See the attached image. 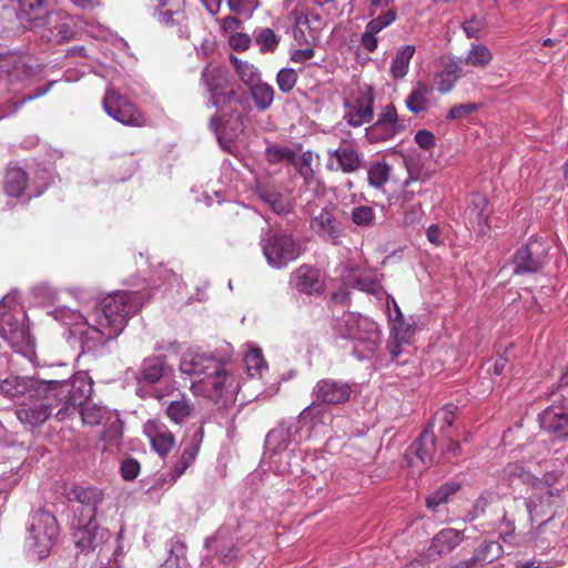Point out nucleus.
<instances>
[{
    "label": "nucleus",
    "mask_w": 568,
    "mask_h": 568,
    "mask_svg": "<svg viewBox=\"0 0 568 568\" xmlns=\"http://www.w3.org/2000/svg\"><path fill=\"white\" fill-rule=\"evenodd\" d=\"M248 91L254 105L258 111H266L271 108L275 94L274 88L271 84L261 80L251 87Z\"/></svg>",
    "instance_id": "a19ab883"
},
{
    "label": "nucleus",
    "mask_w": 568,
    "mask_h": 568,
    "mask_svg": "<svg viewBox=\"0 0 568 568\" xmlns=\"http://www.w3.org/2000/svg\"><path fill=\"white\" fill-rule=\"evenodd\" d=\"M144 434L148 436L152 448L160 456L169 454L175 443L174 435L159 420L146 422Z\"/></svg>",
    "instance_id": "a878e982"
},
{
    "label": "nucleus",
    "mask_w": 568,
    "mask_h": 568,
    "mask_svg": "<svg viewBox=\"0 0 568 568\" xmlns=\"http://www.w3.org/2000/svg\"><path fill=\"white\" fill-rule=\"evenodd\" d=\"M65 496L71 503L70 526L77 547L82 552L95 550L110 538L109 530L95 521L103 491L94 486L73 485Z\"/></svg>",
    "instance_id": "7ed1b4c3"
},
{
    "label": "nucleus",
    "mask_w": 568,
    "mask_h": 568,
    "mask_svg": "<svg viewBox=\"0 0 568 568\" xmlns=\"http://www.w3.org/2000/svg\"><path fill=\"white\" fill-rule=\"evenodd\" d=\"M164 373V359L162 356H151L143 361L140 374L139 382H144L146 384H155L158 383Z\"/></svg>",
    "instance_id": "4c0bfd02"
},
{
    "label": "nucleus",
    "mask_w": 568,
    "mask_h": 568,
    "mask_svg": "<svg viewBox=\"0 0 568 568\" xmlns=\"http://www.w3.org/2000/svg\"><path fill=\"white\" fill-rule=\"evenodd\" d=\"M205 546L209 550L215 551L219 561L224 565L231 564L236 558L237 550L226 528H220L213 537L207 538Z\"/></svg>",
    "instance_id": "cd10ccee"
},
{
    "label": "nucleus",
    "mask_w": 568,
    "mask_h": 568,
    "mask_svg": "<svg viewBox=\"0 0 568 568\" xmlns=\"http://www.w3.org/2000/svg\"><path fill=\"white\" fill-rule=\"evenodd\" d=\"M402 130L398 126H393L381 120H377L372 125L365 129V139L368 143H379L392 140Z\"/></svg>",
    "instance_id": "ea45409f"
},
{
    "label": "nucleus",
    "mask_w": 568,
    "mask_h": 568,
    "mask_svg": "<svg viewBox=\"0 0 568 568\" xmlns=\"http://www.w3.org/2000/svg\"><path fill=\"white\" fill-rule=\"evenodd\" d=\"M294 155L293 151L282 145H271L266 149L267 160L272 163L280 162L282 160L292 159Z\"/></svg>",
    "instance_id": "13d9d810"
},
{
    "label": "nucleus",
    "mask_w": 568,
    "mask_h": 568,
    "mask_svg": "<svg viewBox=\"0 0 568 568\" xmlns=\"http://www.w3.org/2000/svg\"><path fill=\"white\" fill-rule=\"evenodd\" d=\"M201 81L210 95L207 105L217 109V113L210 119L212 130L219 134L227 113L243 124L244 115L241 112H250L252 108L246 92L232 74L224 68L206 65L202 70Z\"/></svg>",
    "instance_id": "20e7f679"
},
{
    "label": "nucleus",
    "mask_w": 568,
    "mask_h": 568,
    "mask_svg": "<svg viewBox=\"0 0 568 568\" xmlns=\"http://www.w3.org/2000/svg\"><path fill=\"white\" fill-rule=\"evenodd\" d=\"M460 489L458 483H446L437 488L426 498V506L428 509L435 510L439 505L448 501L449 497Z\"/></svg>",
    "instance_id": "49530a36"
},
{
    "label": "nucleus",
    "mask_w": 568,
    "mask_h": 568,
    "mask_svg": "<svg viewBox=\"0 0 568 568\" xmlns=\"http://www.w3.org/2000/svg\"><path fill=\"white\" fill-rule=\"evenodd\" d=\"M352 221L357 226L367 227L372 226L375 221V212L368 205H358L352 210Z\"/></svg>",
    "instance_id": "6e6d98bb"
},
{
    "label": "nucleus",
    "mask_w": 568,
    "mask_h": 568,
    "mask_svg": "<svg viewBox=\"0 0 568 568\" xmlns=\"http://www.w3.org/2000/svg\"><path fill=\"white\" fill-rule=\"evenodd\" d=\"M390 166L386 162H374L367 171V179L371 186L383 189L389 179Z\"/></svg>",
    "instance_id": "8fccbe9b"
},
{
    "label": "nucleus",
    "mask_w": 568,
    "mask_h": 568,
    "mask_svg": "<svg viewBox=\"0 0 568 568\" xmlns=\"http://www.w3.org/2000/svg\"><path fill=\"white\" fill-rule=\"evenodd\" d=\"M247 374L251 377H257L262 375L263 369L266 368V363L263 358L262 351L253 348L247 352L243 358Z\"/></svg>",
    "instance_id": "603ef678"
},
{
    "label": "nucleus",
    "mask_w": 568,
    "mask_h": 568,
    "mask_svg": "<svg viewBox=\"0 0 568 568\" xmlns=\"http://www.w3.org/2000/svg\"><path fill=\"white\" fill-rule=\"evenodd\" d=\"M255 41L260 45L261 52H273L280 42L278 37L270 28L257 30Z\"/></svg>",
    "instance_id": "5fc2aeb1"
},
{
    "label": "nucleus",
    "mask_w": 568,
    "mask_h": 568,
    "mask_svg": "<svg viewBox=\"0 0 568 568\" xmlns=\"http://www.w3.org/2000/svg\"><path fill=\"white\" fill-rule=\"evenodd\" d=\"M230 60L237 77L248 89L262 80L261 72L255 65L247 61H242L234 55H231Z\"/></svg>",
    "instance_id": "37998d69"
},
{
    "label": "nucleus",
    "mask_w": 568,
    "mask_h": 568,
    "mask_svg": "<svg viewBox=\"0 0 568 568\" xmlns=\"http://www.w3.org/2000/svg\"><path fill=\"white\" fill-rule=\"evenodd\" d=\"M359 42H361V45L367 52H374L378 45V38H377L376 33L369 32V30L367 28H365V31L361 36Z\"/></svg>",
    "instance_id": "774afa93"
},
{
    "label": "nucleus",
    "mask_w": 568,
    "mask_h": 568,
    "mask_svg": "<svg viewBox=\"0 0 568 568\" xmlns=\"http://www.w3.org/2000/svg\"><path fill=\"white\" fill-rule=\"evenodd\" d=\"M166 415L173 423L181 425L195 419L197 412L190 400L183 398L171 402L166 408Z\"/></svg>",
    "instance_id": "e433bc0d"
},
{
    "label": "nucleus",
    "mask_w": 568,
    "mask_h": 568,
    "mask_svg": "<svg viewBox=\"0 0 568 568\" xmlns=\"http://www.w3.org/2000/svg\"><path fill=\"white\" fill-rule=\"evenodd\" d=\"M414 53L415 47L412 44L403 45L397 49L390 63V74L395 80L403 79L407 74Z\"/></svg>",
    "instance_id": "58836bf2"
},
{
    "label": "nucleus",
    "mask_w": 568,
    "mask_h": 568,
    "mask_svg": "<svg viewBox=\"0 0 568 568\" xmlns=\"http://www.w3.org/2000/svg\"><path fill=\"white\" fill-rule=\"evenodd\" d=\"M460 534L456 529L446 528L437 532L429 547L424 551L423 558L427 562L436 561L442 556L453 551L460 542Z\"/></svg>",
    "instance_id": "b1692460"
},
{
    "label": "nucleus",
    "mask_w": 568,
    "mask_h": 568,
    "mask_svg": "<svg viewBox=\"0 0 568 568\" xmlns=\"http://www.w3.org/2000/svg\"><path fill=\"white\" fill-rule=\"evenodd\" d=\"M145 302V294L136 291H118L104 297L91 322L78 311L55 310V317L71 327L70 333L80 344L81 354L95 351L116 338Z\"/></svg>",
    "instance_id": "f257e3e1"
},
{
    "label": "nucleus",
    "mask_w": 568,
    "mask_h": 568,
    "mask_svg": "<svg viewBox=\"0 0 568 568\" xmlns=\"http://www.w3.org/2000/svg\"><path fill=\"white\" fill-rule=\"evenodd\" d=\"M260 245L270 267L285 268L303 253L302 240L287 229L262 231Z\"/></svg>",
    "instance_id": "6e6552de"
},
{
    "label": "nucleus",
    "mask_w": 568,
    "mask_h": 568,
    "mask_svg": "<svg viewBox=\"0 0 568 568\" xmlns=\"http://www.w3.org/2000/svg\"><path fill=\"white\" fill-rule=\"evenodd\" d=\"M154 17L162 27L170 29L180 39L191 38V18L185 10V4L154 10Z\"/></svg>",
    "instance_id": "4be33fe9"
},
{
    "label": "nucleus",
    "mask_w": 568,
    "mask_h": 568,
    "mask_svg": "<svg viewBox=\"0 0 568 568\" xmlns=\"http://www.w3.org/2000/svg\"><path fill=\"white\" fill-rule=\"evenodd\" d=\"M38 27L43 28L42 38L53 43L68 41L74 34L72 18L63 11H51Z\"/></svg>",
    "instance_id": "aec40b11"
},
{
    "label": "nucleus",
    "mask_w": 568,
    "mask_h": 568,
    "mask_svg": "<svg viewBox=\"0 0 568 568\" xmlns=\"http://www.w3.org/2000/svg\"><path fill=\"white\" fill-rule=\"evenodd\" d=\"M488 200L481 193H471L467 197V206L465 210V215L468 219L469 223L475 226H480L483 223L487 222L488 213Z\"/></svg>",
    "instance_id": "473e14b6"
},
{
    "label": "nucleus",
    "mask_w": 568,
    "mask_h": 568,
    "mask_svg": "<svg viewBox=\"0 0 568 568\" xmlns=\"http://www.w3.org/2000/svg\"><path fill=\"white\" fill-rule=\"evenodd\" d=\"M324 405V403L313 399V403L305 407L297 416L304 428L310 429V436L320 425L325 426L331 419V413Z\"/></svg>",
    "instance_id": "7c9ffc66"
},
{
    "label": "nucleus",
    "mask_w": 568,
    "mask_h": 568,
    "mask_svg": "<svg viewBox=\"0 0 568 568\" xmlns=\"http://www.w3.org/2000/svg\"><path fill=\"white\" fill-rule=\"evenodd\" d=\"M356 392V384L342 379L322 378L312 389V397L325 405H341L348 402Z\"/></svg>",
    "instance_id": "f3484780"
},
{
    "label": "nucleus",
    "mask_w": 568,
    "mask_h": 568,
    "mask_svg": "<svg viewBox=\"0 0 568 568\" xmlns=\"http://www.w3.org/2000/svg\"><path fill=\"white\" fill-rule=\"evenodd\" d=\"M38 379L30 376H10L0 383V392L12 399H21L16 410L17 418L24 425L37 427L47 422L53 414L57 403L53 398H47V395L36 394L29 389H20L16 385L23 384L22 381Z\"/></svg>",
    "instance_id": "423d86ee"
},
{
    "label": "nucleus",
    "mask_w": 568,
    "mask_h": 568,
    "mask_svg": "<svg viewBox=\"0 0 568 568\" xmlns=\"http://www.w3.org/2000/svg\"><path fill=\"white\" fill-rule=\"evenodd\" d=\"M180 371L191 376V390L227 408L236 400L240 383L230 361L214 353L187 351L180 361Z\"/></svg>",
    "instance_id": "f03ea898"
},
{
    "label": "nucleus",
    "mask_w": 568,
    "mask_h": 568,
    "mask_svg": "<svg viewBox=\"0 0 568 568\" xmlns=\"http://www.w3.org/2000/svg\"><path fill=\"white\" fill-rule=\"evenodd\" d=\"M354 287L373 295L382 290L378 274L375 272H363L358 274L354 280Z\"/></svg>",
    "instance_id": "3c124183"
},
{
    "label": "nucleus",
    "mask_w": 568,
    "mask_h": 568,
    "mask_svg": "<svg viewBox=\"0 0 568 568\" xmlns=\"http://www.w3.org/2000/svg\"><path fill=\"white\" fill-rule=\"evenodd\" d=\"M385 123H388L393 126H398V129L404 130V125L399 123L396 108L393 104H387L378 115V119Z\"/></svg>",
    "instance_id": "e2e57ef3"
},
{
    "label": "nucleus",
    "mask_w": 568,
    "mask_h": 568,
    "mask_svg": "<svg viewBox=\"0 0 568 568\" xmlns=\"http://www.w3.org/2000/svg\"><path fill=\"white\" fill-rule=\"evenodd\" d=\"M477 103H462L454 105L447 113V120H457L477 111Z\"/></svg>",
    "instance_id": "bf43d9fd"
},
{
    "label": "nucleus",
    "mask_w": 568,
    "mask_h": 568,
    "mask_svg": "<svg viewBox=\"0 0 568 568\" xmlns=\"http://www.w3.org/2000/svg\"><path fill=\"white\" fill-rule=\"evenodd\" d=\"M501 554L503 547L499 542L485 540L474 550L473 556L467 560L471 568H477L478 566H484L485 564L498 559Z\"/></svg>",
    "instance_id": "72a5a7b5"
},
{
    "label": "nucleus",
    "mask_w": 568,
    "mask_h": 568,
    "mask_svg": "<svg viewBox=\"0 0 568 568\" xmlns=\"http://www.w3.org/2000/svg\"><path fill=\"white\" fill-rule=\"evenodd\" d=\"M227 3L236 12L253 11L258 7V0H227Z\"/></svg>",
    "instance_id": "69168bd1"
},
{
    "label": "nucleus",
    "mask_w": 568,
    "mask_h": 568,
    "mask_svg": "<svg viewBox=\"0 0 568 568\" xmlns=\"http://www.w3.org/2000/svg\"><path fill=\"white\" fill-rule=\"evenodd\" d=\"M257 196L263 203L267 204L270 209L277 215H284L292 211V204L288 196L280 192L271 191L265 187H260L257 190Z\"/></svg>",
    "instance_id": "c9c22d12"
},
{
    "label": "nucleus",
    "mask_w": 568,
    "mask_h": 568,
    "mask_svg": "<svg viewBox=\"0 0 568 568\" xmlns=\"http://www.w3.org/2000/svg\"><path fill=\"white\" fill-rule=\"evenodd\" d=\"M335 331L339 337L353 343L352 353L359 361L372 357L382 342L378 324L359 313H344L336 320Z\"/></svg>",
    "instance_id": "0eeeda50"
},
{
    "label": "nucleus",
    "mask_w": 568,
    "mask_h": 568,
    "mask_svg": "<svg viewBox=\"0 0 568 568\" xmlns=\"http://www.w3.org/2000/svg\"><path fill=\"white\" fill-rule=\"evenodd\" d=\"M491 59L493 53L486 45L474 43L462 62L475 68H485L490 63Z\"/></svg>",
    "instance_id": "a18cd8bd"
},
{
    "label": "nucleus",
    "mask_w": 568,
    "mask_h": 568,
    "mask_svg": "<svg viewBox=\"0 0 568 568\" xmlns=\"http://www.w3.org/2000/svg\"><path fill=\"white\" fill-rule=\"evenodd\" d=\"M415 142L424 150L435 145V135L428 130H418L415 134Z\"/></svg>",
    "instance_id": "338daca9"
},
{
    "label": "nucleus",
    "mask_w": 568,
    "mask_h": 568,
    "mask_svg": "<svg viewBox=\"0 0 568 568\" xmlns=\"http://www.w3.org/2000/svg\"><path fill=\"white\" fill-rule=\"evenodd\" d=\"M204 437V422L196 419L186 428L182 438L183 452L180 459L175 463L173 469L168 474L160 475L152 488L171 486L181 477L190 465L195 460Z\"/></svg>",
    "instance_id": "9d476101"
},
{
    "label": "nucleus",
    "mask_w": 568,
    "mask_h": 568,
    "mask_svg": "<svg viewBox=\"0 0 568 568\" xmlns=\"http://www.w3.org/2000/svg\"><path fill=\"white\" fill-rule=\"evenodd\" d=\"M288 286L304 295H321L325 290L322 271L308 264H302L290 274Z\"/></svg>",
    "instance_id": "6ab92c4d"
},
{
    "label": "nucleus",
    "mask_w": 568,
    "mask_h": 568,
    "mask_svg": "<svg viewBox=\"0 0 568 568\" xmlns=\"http://www.w3.org/2000/svg\"><path fill=\"white\" fill-rule=\"evenodd\" d=\"M308 438L310 429L304 428L301 419L294 417L283 420L267 433L263 457L272 453L287 452L292 447L298 448V445Z\"/></svg>",
    "instance_id": "f8f14e48"
},
{
    "label": "nucleus",
    "mask_w": 568,
    "mask_h": 568,
    "mask_svg": "<svg viewBox=\"0 0 568 568\" xmlns=\"http://www.w3.org/2000/svg\"><path fill=\"white\" fill-rule=\"evenodd\" d=\"M433 427V423H429L406 449L405 459L414 471L423 473L435 460L436 438Z\"/></svg>",
    "instance_id": "2eb2a0df"
},
{
    "label": "nucleus",
    "mask_w": 568,
    "mask_h": 568,
    "mask_svg": "<svg viewBox=\"0 0 568 568\" xmlns=\"http://www.w3.org/2000/svg\"><path fill=\"white\" fill-rule=\"evenodd\" d=\"M432 88L425 82H417L405 100L406 108L415 114L426 111L429 106Z\"/></svg>",
    "instance_id": "f704fd0d"
},
{
    "label": "nucleus",
    "mask_w": 568,
    "mask_h": 568,
    "mask_svg": "<svg viewBox=\"0 0 568 568\" xmlns=\"http://www.w3.org/2000/svg\"><path fill=\"white\" fill-rule=\"evenodd\" d=\"M374 103L373 90L371 88L362 90L353 99L344 101L343 119L353 128L369 123L374 118Z\"/></svg>",
    "instance_id": "a211bd4d"
},
{
    "label": "nucleus",
    "mask_w": 568,
    "mask_h": 568,
    "mask_svg": "<svg viewBox=\"0 0 568 568\" xmlns=\"http://www.w3.org/2000/svg\"><path fill=\"white\" fill-rule=\"evenodd\" d=\"M186 547L183 541L176 539L169 544V557L163 568H186Z\"/></svg>",
    "instance_id": "de8ad7c7"
},
{
    "label": "nucleus",
    "mask_w": 568,
    "mask_h": 568,
    "mask_svg": "<svg viewBox=\"0 0 568 568\" xmlns=\"http://www.w3.org/2000/svg\"><path fill=\"white\" fill-rule=\"evenodd\" d=\"M38 67L26 55L0 53V87L18 90L28 84L37 74Z\"/></svg>",
    "instance_id": "ddd939ff"
},
{
    "label": "nucleus",
    "mask_w": 568,
    "mask_h": 568,
    "mask_svg": "<svg viewBox=\"0 0 568 568\" xmlns=\"http://www.w3.org/2000/svg\"><path fill=\"white\" fill-rule=\"evenodd\" d=\"M102 105L109 116L124 125L141 126L144 123L135 105L113 88H108Z\"/></svg>",
    "instance_id": "dca6fc26"
},
{
    "label": "nucleus",
    "mask_w": 568,
    "mask_h": 568,
    "mask_svg": "<svg viewBox=\"0 0 568 568\" xmlns=\"http://www.w3.org/2000/svg\"><path fill=\"white\" fill-rule=\"evenodd\" d=\"M559 497V489H549L544 494H534L528 499H525V505L531 520L548 516V518L542 521L544 524L548 523L554 517V513L551 511L554 498Z\"/></svg>",
    "instance_id": "bb28decb"
},
{
    "label": "nucleus",
    "mask_w": 568,
    "mask_h": 568,
    "mask_svg": "<svg viewBox=\"0 0 568 568\" xmlns=\"http://www.w3.org/2000/svg\"><path fill=\"white\" fill-rule=\"evenodd\" d=\"M374 17L375 18L372 19L365 28H367L369 32L378 34L396 20L397 13L395 9H387L385 12H379Z\"/></svg>",
    "instance_id": "864d4df0"
},
{
    "label": "nucleus",
    "mask_w": 568,
    "mask_h": 568,
    "mask_svg": "<svg viewBox=\"0 0 568 568\" xmlns=\"http://www.w3.org/2000/svg\"><path fill=\"white\" fill-rule=\"evenodd\" d=\"M0 337L17 351L28 347L32 342L24 323L12 316H7L0 323Z\"/></svg>",
    "instance_id": "393cba45"
},
{
    "label": "nucleus",
    "mask_w": 568,
    "mask_h": 568,
    "mask_svg": "<svg viewBox=\"0 0 568 568\" xmlns=\"http://www.w3.org/2000/svg\"><path fill=\"white\" fill-rule=\"evenodd\" d=\"M409 337V326L405 325L404 323L393 325L390 329V336L387 342V349L394 359L402 354V346L408 343Z\"/></svg>",
    "instance_id": "79ce46f5"
},
{
    "label": "nucleus",
    "mask_w": 568,
    "mask_h": 568,
    "mask_svg": "<svg viewBox=\"0 0 568 568\" xmlns=\"http://www.w3.org/2000/svg\"><path fill=\"white\" fill-rule=\"evenodd\" d=\"M112 413L108 407L91 402L80 409L83 423L91 426L103 424Z\"/></svg>",
    "instance_id": "c03bdc74"
},
{
    "label": "nucleus",
    "mask_w": 568,
    "mask_h": 568,
    "mask_svg": "<svg viewBox=\"0 0 568 568\" xmlns=\"http://www.w3.org/2000/svg\"><path fill=\"white\" fill-rule=\"evenodd\" d=\"M50 12L49 0H17L18 18L30 22L34 28H37L38 23Z\"/></svg>",
    "instance_id": "c756f323"
},
{
    "label": "nucleus",
    "mask_w": 568,
    "mask_h": 568,
    "mask_svg": "<svg viewBox=\"0 0 568 568\" xmlns=\"http://www.w3.org/2000/svg\"><path fill=\"white\" fill-rule=\"evenodd\" d=\"M485 28V22L483 19L479 18H471L469 20H466L463 23V30L466 33L467 38H475L478 39L480 37V32Z\"/></svg>",
    "instance_id": "052dcab7"
},
{
    "label": "nucleus",
    "mask_w": 568,
    "mask_h": 568,
    "mask_svg": "<svg viewBox=\"0 0 568 568\" xmlns=\"http://www.w3.org/2000/svg\"><path fill=\"white\" fill-rule=\"evenodd\" d=\"M140 474V464L134 458H126L121 463V475L125 480H132Z\"/></svg>",
    "instance_id": "680f3d73"
},
{
    "label": "nucleus",
    "mask_w": 568,
    "mask_h": 568,
    "mask_svg": "<svg viewBox=\"0 0 568 568\" xmlns=\"http://www.w3.org/2000/svg\"><path fill=\"white\" fill-rule=\"evenodd\" d=\"M103 424L106 425V428L102 434V439L110 446H118L123 434V425L119 415L113 412Z\"/></svg>",
    "instance_id": "09e8293b"
},
{
    "label": "nucleus",
    "mask_w": 568,
    "mask_h": 568,
    "mask_svg": "<svg viewBox=\"0 0 568 568\" xmlns=\"http://www.w3.org/2000/svg\"><path fill=\"white\" fill-rule=\"evenodd\" d=\"M457 409V406L449 404L438 410L435 415V420H440L443 426L450 427L454 423V415Z\"/></svg>",
    "instance_id": "0e129e2a"
},
{
    "label": "nucleus",
    "mask_w": 568,
    "mask_h": 568,
    "mask_svg": "<svg viewBox=\"0 0 568 568\" xmlns=\"http://www.w3.org/2000/svg\"><path fill=\"white\" fill-rule=\"evenodd\" d=\"M549 245L541 239H530L513 256L514 274L526 275L541 271L548 262Z\"/></svg>",
    "instance_id": "4468645a"
},
{
    "label": "nucleus",
    "mask_w": 568,
    "mask_h": 568,
    "mask_svg": "<svg viewBox=\"0 0 568 568\" xmlns=\"http://www.w3.org/2000/svg\"><path fill=\"white\" fill-rule=\"evenodd\" d=\"M297 82V74L294 69L283 68L277 72L276 83L283 93H288L293 90Z\"/></svg>",
    "instance_id": "4d7b16f0"
},
{
    "label": "nucleus",
    "mask_w": 568,
    "mask_h": 568,
    "mask_svg": "<svg viewBox=\"0 0 568 568\" xmlns=\"http://www.w3.org/2000/svg\"><path fill=\"white\" fill-rule=\"evenodd\" d=\"M55 517L47 510L39 509L31 514L27 526L26 545L38 559L45 558L59 536Z\"/></svg>",
    "instance_id": "1a4fd4ad"
},
{
    "label": "nucleus",
    "mask_w": 568,
    "mask_h": 568,
    "mask_svg": "<svg viewBox=\"0 0 568 568\" xmlns=\"http://www.w3.org/2000/svg\"><path fill=\"white\" fill-rule=\"evenodd\" d=\"M305 210L310 216L311 230L325 242L338 245L345 235V226L337 217V206L332 202L323 205L307 203Z\"/></svg>",
    "instance_id": "9b49d317"
},
{
    "label": "nucleus",
    "mask_w": 568,
    "mask_h": 568,
    "mask_svg": "<svg viewBox=\"0 0 568 568\" xmlns=\"http://www.w3.org/2000/svg\"><path fill=\"white\" fill-rule=\"evenodd\" d=\"M264 463L270 464V469L276 474H291L300 477L305 473V454L300 448L292 447L287 452L272 453L263 457Z\"/></svg>",
    "instance_id": "412c9836"
},
{
    "label": "nucleus",
    "mask_w": 568,
    "mask_h": 568,
    "mask_svg": "<svg viewBox=\"0 0 568 568\" xmlns=\"http://www.w3.org/2000/svg\"><path fill=\"white\" fill-rule=\"evenodd\" d=\"M28 182V174L24 170L18 166H9L3 181L4 192L8 196L17 197L22 202H28L31 197L41 195L43 191L32 193L29 190Z\"/></svg>",
    "instance_id": "5701e85b"
},
{
    "label": "nucleus",
    "mask_w": 568,
    "mask_h": 568,
    "mask_svg": "<svg viewBox=\"0 0 568 568\" xmlns=\"http://www.w3.org/2000/svg\"><path fill=\"white\" fill-rule=\"evenodd\" d=\"M328 160L335 159L338 168L344 173H353L363 166V155L347 144H341L337 149L327 150Z\"/></svg>",
    "instance_id": "c85d7f7f"
},
{
    "label": "nucleus",
    "mask_w": 568,
    "mask_h": 568,
    "mask_svg": "<svg viewBox=\"0 0 568 568\" xmlns=\"http://www.w3.org/2000/svg\"><path fill=\"white\" fill-rule=\"evenodd\" d=\"M464 75L462 59H452L445 63L444 69L435 77V84L438 92L446 94L453 90L456 82Z\"/></svg>",
    "instance_id": "2f4dec72"
},
{
    "label": "nucleus",
    "mask_w": 568,
    "mask_h": 568,
    "mask_svg": "<svg viewBox=\"0 0 568 568\" xmlns=\"http://www.w3.org/2000/svg\"><path fill=\"white\" fill-rule=\"evenodd\" d=\"M23 384L16 382L20 389H29L36 394L53 398L61 407L55 413L59 420H64L70 414L88 403L92 394L93 382L87 372H78L67 379H27Z\"/></svg>",
    "instance_id": "39448f33"
}]
</instances>
